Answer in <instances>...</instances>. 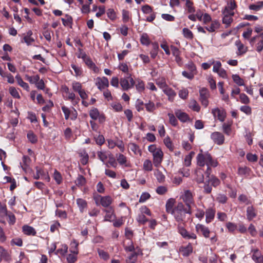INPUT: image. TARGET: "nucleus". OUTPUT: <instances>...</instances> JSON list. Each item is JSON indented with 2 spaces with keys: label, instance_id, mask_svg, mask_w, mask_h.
I'll return each mask as SVG.
<instances>
[{
  "label": "nucleus",
  "instance_id": "58",
  "mask_svg": "<svg viewBox=\"0 0 263 263\" xmlns=\"http://www.w3.org/2000/svg\"><path fill=\"white\" fill-rule=\"evenodd\" d=\"M108 17L112 21L116 20L117 16L115 10L112 8L107 9L106 12Z\"/></svg>",
  "mask_w": 263,
  "mask_h": 263
},
{
  "label": "nucleus",
  "instance_id": "47",
  "mask_svg": "<svg viewBox=\"0 0 263 263\" xmlns=\"http://www.w3.org/2000/svg\"><path fill=\"white\" fill-rule=\"evenodd\" d=\"M138 253L133 252L126 259V263H135L137 260Z\"/></svg>",
  "mask_w": 263,
  "mask_h": 263
},
{
  "label": "nucleus",
  "instance_id": "9",
  "mask_svg": "<svg viewBox=\"0 0 263 263\" xmlns=\"http://www.w3.org/2000/svg\"><path fill=\"white\" fill-rule=\"evenodd\" d=\"M211 138L214 143L219 145L222 144L224 141V137L220 132H215L213 133L211 135Z\"/></svg>",
  "mask_w": 263,
  "mask_h": 263
},
{
  "label": "nucleus",
  "instance_id": "46",
  "mask_svg": "<svg viewBox=\"0 0 263 263\" xmlns=\"http://www.w3.org/2000/svg\"><path fill=\"white\" fill-rule=\"evenodd\" d=\"M117 160L120 165H124L125 166H128L126 164L127 158L124 155L120 154L117 157Z\"/></svg>",
  "mask_w": 263,
  "mask_h": 263
},
{
  "label": "nucleus",
  "instance_id": "52",
  "mask_svg": "<svg viewBox=\"0 0 263 263\" xmlns=\"http://www.w3.org/2000/svg\"><path fill=\"white\" fill-rule=\"evenodd\" d=\"M227 196L223 194H219L217 195L216 200L217 202L221 204H224L228 200Z\"/></svg>",
  "mask_w": 263,
  "mask_h": 263
},
{
  "label": "nucleus",
  "instance_id": "33",
  "mask_svg": "<svg viewBox=\"0 0 263 263\" xmlns=\"http://www.w3.org/2000/svg\"><path fill=\"white\" fill-rule=\"evenodd\" d=\"M263 7V2L259 1L256 2L255 4H251L249 6V9L258 11L260 10Z\"/></svg>",
  "mask_w": 263,
  "mask_h": 263
},
{
  "label": "nucleus",
  "instance_id": "51",
  "mask_svg": "<svg viewBox=\"0 0 263 263\" xmlns=\"http://www.w3.org/2000/svg\"><path fill=\"white\" fill-rule=\"evenodd\" d=\"M153 50L151 51L150 54L153 59H155L157 55V51L159 49V45L157 43L154 42L152 43Z\"/></svg>",
  "mask_w": 263,
  "mask_h": 263
},
{
  "label": "nucleus",
  "instance_id": "2",
  "mask_svg": "<svg viewBox=\"0 0 263 263\" xmlns=\"http://www.w3.org/2000/svg\"><path fill=\"white\" fill-rule=\"evenodd\" d=\"M196 159L197 165L201 167L206 165L215 167L218 164L216 159H214L208 152L203 153L202 149L200 150V153L197 155Z\"/></svg>",
  "mask_w": 263,
  "mask_h": 263
},
{
  "label": "nucleus",
  "instance_id": "31",
  "mask_svg": "<svg viewBox=\"0 0 263 263\" xmlns=\"http://www.w3.org/2000/svg\"><path fill=\"white\" fill-rule=\"evenodd\" d=\"M32 35V32L31 30H29L23 38L24 42L26 43L27 45H31V43L34 41V39L31 37Z\"/></svg>",
  "mask_w": 263,
  "mask_h": 263
},
{
  "label": "nucleus",
  "instance_id": "25",
  "mask_svg": "<svg viewBox=\"0 0 263 263\" xmlns=\"http://www.w3.org/2000/svg\"><path fill=\"white\" fill-rule=\"evenodd\" d=\"M163 91L166 95L168 96V100L170 101H173L175 97L176 96V93L173 89L167 86L166 88L163 90Z\"/></svg>",
  "mask_w": 263,
  "mask_h": 263
},
{
  "label": "nucleus",
  "instance_id": "38",
  "mask_svg": "<svg viewBox=\"0 0 263 263\" xmlns=\"http://www.w3.org/2000/svg\"><path fill=\"white\" fill-rule=\"evenodd\" d=\"M154 175L156 177V179L159 182L162 183L165 181V176L159 170H156L155 171Z\"/></svg>",
  "mask_w": 263,
  "mask_h": 263
},
{
  "label": "nucleus",
  "instance_id": "8",
  "mask_svg": "<svg viewBox=\"0 0 263 263\" xmlns=\"http://www.w3.org/2000/svg\"><path fill=\"white\" fill-rule=\"evenodd\" d=\"M61 109L64 114L65 118L66 120H68L69 119L70 115H71L70 119L72 120H74L77 118V111L74 109H73V111H71L69 108L65 106H62Z\"/></svg>",
  "mask_w": 263,
  "mask_h": 263
},
{
  "label": "nucleus",
  "instance_id": "18",
  "mask_svg": "<svg viewBox=\"0 0 263 263\" xmlns=\"http://www.w3.org/2000/svg\"><path fill=\"white\" fill-rule=\"evenodd\" d=\"M223 15L222 18V23L226 25V27H228L233 21L232 16H234V13H222Z\"/></svg>",
  "mask_w": 263,
  "mask_h": 263
},
{
  "label": "nucleus",
  "instance_id": "21",
  "mask_svg": "<svg viewBox=\"0 0 263 263\" xmlns=\"http://www.w3.org/2000/svg\"><path fill=\"white\" fill-rule=\"evenodd\" d=\"M22 231L26 235L35 236L36 234L35 230L31 226L24 225L22 227Z\"/></svg>",
  "mask_w": 263,
  "mask_h": 263
},
{
  "label": "nucleus",
  "instance_id": "27",
  "mask_svg": "<svg viewBox=\"0 0 263 263\" xmlns=\"http://www.w3.org/2000/svg\"><path fill=\"white\" fill-rule=\"evenodd\" d=\"M251 172V170L250 168L244 166V167H239L238 169L237 173L239 175L241 176L247 177L250 176Z\"/></svg>",
  "mask_w": 263,
  "mask_h": 263
},
{
  "label": "nucleus",
  "instance_id": "61",
  "mask_svg": "<svg viewBox=\"0 0 263 263\" xmlns=\"http://www.w3.org/2000/svg\"><path fill=\"white\" fill-rule=\"evenodd\" d=\"M97 156L98 158L102 161L103 163L108 158V155L105 152L99 151L97 153Z\"/></svg>",
  "mask_w": 263,
  "mask_h": 263
},
{
  "label": "nucleus",
  "instance_id": "12",
  "mask_svg": "<svg viewBox=\"0 0 263 263\" xmlns=\"http://www.w3.org/2000/svg\"><path fill=\"white\" fill-rule=\"evenodd\" d=\"M212 113L215 118L217 117L221 122L224 121L226 118V112L223 110H220L218 108H214L212 110Z\"/></svg>",
  "mask_w": 263,
  "mask_h": 263
},
{
  "label": "nucleus",
  "instance_id": "30",
  "mask_svg": "<svg viewBox=\"0 0 263 263\" xmlns=\"http://www.w3.org/2000/svg\"><path fill=\"white\" fill-rule=\"evenodd\" d=\"M226 228L229 233L234 234L238 227L236 224L232 222H228L226 224Z\"/></svg>",
  "mask_w": 263,
  "mask_h": 263
},
{
  "label": "nucleus",
  "instance_id": "44",
  "mask_svg": "<svg viewBox=\"0 0 263 263\" xmlns=\"http://www.w3.org/2000/svg\"><path fill=\"white\" fill-rule=\"evenodd\" d=\"M75 183L78 186H82L85 184L86 179L83 176L79 175L75 181Z\"/></svg>",
  "mask_w": 263,
  "mask_h": 263
},
{
  "label": "nucleus",
  "instance_id": "14",
  "mask_svg": "<svg viewBox=\"0 0 263 263\" xmlns=\"http://www.w3.org/2000/svg\"><path fill=\"white\" fill-rule=\"evenodd\" d=\"M246 216L249 221H251L257 216V210L252 206H249L247 208Z\"/></svg>",
  "mask_w": 263,
  "mask_h": 263
},
{
  "label": "nucleus",
  "instance_id": "23",
  "mask_svg": "<svg viewBox=\"0 0 263 263\" xmlns=\"http://www.w3.org/2000/svg\"><path fill=\"white\" fill-rule=\"evenodd\" d=\"M104 212H106V215L104 217L105 221H111L114 219L115 215L114 213V211L112 207H109V209L105 210Z\"/></svg>",
  "mask_w": 263,
  "mask_h": 263
},
{
  "label": "nucleus",
  "instance_id": "64",
  "mask_svg": "<svg viewBox=\"0 0 263 263\" xmlns=\"http://www.w3.org/2000/svg\"><path fill=\"white\" fill-rule=\"evenodd\" d=\"M77 254H69L67 256V261L68 263H74L77 260Z\"/></svg>",
  "mask_w": 263,
  "mask_h": 263
},
{
  "label": "nucleus",
  "instance_id": "41",
  "mask_svg": "<svg viewBox=\"0 0 263 263\" xmlns=\"http://www.w3.org/2000/svg\"><path fill=\"white\" fill-rule=\"evenodd\" d=\"M143 168L145 171L150 172L153 170V164L151 160H145L143 164Z\"/></svg>",
  "mask_w": 263,
  "mask_h": 263
},
{
  "label": "nucleus",
  "instance_id": "1",
  "mask_svg": "<svg viewBox=\"0 0 263 263\" xmlns=\"http://www.w3.org/2000/svg\"><path fill=\"white\" fill-rule=\"evenodd\" d=\"M192 214L191 209L185 208L182 202H179L175 207V211L172 214L178 224H184L186 222V215Z\"/></svg>",
  "mask_w": 263,
  "mask_h": 263
},
{
  "label": "nucleus",
  "instance_id": "59",
  "mask_svg": "<svg viewBox=\"0 0 263 263\" xmlns=\"http://www.w3.org/2000/svg\"><path fill=\"white\" fill-rule=\"evenodd\" d=\"M167 116L169 118V122L173 126H176L178 124V121L175 116L171 113H168Z\"/></svg>",
  "mask_w": 263,
  "mask_h": 263
},
{
  "label": "nucleus",
  "instance_id": "6",
  "mask_svg": "<svg viewBox=\"0 0 263 263\" xmlns=\"http://www.w3.org/2000/svg\"><path fill=\"white\" fill-rule=\"evenodd\" d=\"M182 199L187 208L191 209L192 205L194 204L192 193L189 190L185 191Z\"/></svg>",
  "mask_w": 263,
  "mask_h": 263
},
{
  "label": "nucleus",
  "instance_id": "5",
  "mask_svg": "<svg viewBox=\"0 0 263 263\" xmlns=\"http://www.w3.org/2000/svg\"><path fill=\"white\" fill-rule=\"evenodd\" d=\"M200 101L203 106L206 107L209 104L208 98L210 94L208 90L206 88H202L199 90Z\"/></svg>",
  "mask_w": 263,
  "mask_h": 263
},
{
  "label": "nucleus",
  "instance_id": "11",
  "mask_svg": "<svg viewBox=\"0 0 263 263\" xmlns=\"http://www.w3.org/2000/svg\"><path fill=\"white\" fill-rule=\"evenodd\" d=\"M196 230L198 233H200L205 238L210 237V231L209 229L201 224H197L195 227Z\"/></svg>",
  "mask_w": 263,
  "mask_h": 263
},
{
  "label": "nucleus",
  "instance_id": "43",
  "mask_svg": "<svg viewBox=\"0 0 263 263\" xmlns=\"http://www.w3.org/2000/svg\"><path fill=\"white\" fill-rule=\"evenodd\" d=\"M53 178L58 184H60L62 182V176L61 173L56 170H54Z\"/></svg>",
  "mask_w": 263,
  "mask_h": 263
},
{
  "label": "nucleus",
  "instance_id": "16",
  "mask_svg": "<svg viewBox=\"0 0 263 263\" xmlns=\"http://www.w3.org/2000/svg\"><path fill=\"white\" fill-rule=\"evenodd\" d=\"M237 5L235 0H230L228 3L227 6L224 7V9L222 11V13H234L233 10L236 9Z\"/></svg>",
  "mask_w": 263,
  "mask_h": 263
},
{
  "label": "nucleus",
  "instance_id": "56",
  "mask_svg": "<svg viewBox=\"0 0 263 263\" xmlns=\"http://www.w3.org/2000/svg\"><path fill=\"white\" fill-rule=\"evenodd\" d=\"M182 33L184 37L186 39H192L193 38V34L192 32L187 28L183 29Z\"/></svg>",
  "mask_w": 263,
  "mask_h": 263
},
{
  "label": "nucleus",
  "instance_id": "49",
  "mask_svg": "<svg viewBox=\"0 0 263 263\" xmlns=\"http://www.w3.org/2000/svg\"><path fill=\"white\" fill-rule=\"evenodd\" d=\"M80 156L81 157V162L83 165H86L88 161L89 156L86 152H83L80 153Z\"/></svg>",
  "mask_w": 263,
  "mask_h": 263
},
{
  "label": "nucleus",
  "instance_id": "40",
  "mask_svg": "<svg viewBox=\"0 0 263 263\" xmlns=\"http://www.w3.org/2000/svg\"><path fill=\"white\" fill-rule=\"evenodd\" d=\"M77 203L81 213L83 212L84 209L87 206V202L85 200L79 198L77 200Z\"/></svg>",
  "mask_w": 263,
  "mask_h": 263
},
{
  "label": "nucleus",
  "instance_id": "15",
  "mask_svg": "<svg viewBox=\"0 0 263 263\" xmlns=\"http://www.w3.org/2000/svg\"><path fill=\"white\" fill-rule=\"evenodd\" d=\"M175 115L182 122H185L190 120L189 115L185 112L182 111L180 109H176L175 110Z\"/></svg>",
  "mask_w": 263,
  "mask_h": 263
},
{
  "label": "nucleus",
  "instance_id": "29",
  "mask_svg": "<svg viewBox=\"0 0 263 263\" xmlns=\"http://www.w3.org/2000/svg\"><path fill=\"white\" fill-rule=\"evenodd\" d=\"M120 84L122 89L124 91L128 90L131 88V86H129L128 80L126 78H121L120 80Z\"/></svg>",
  "mask_w": 263,
  "mask_h": 263
},
{
  "label": "nucleus",
  "instance_id": "32",
  "mask_svg": "<svg viewBox=\"0 0 263 263\" xmlns=\"http://www.w3.org/2000/svg\"><path fill=\"white\" fill-rule=\"evenodd\" d=\"M156 84L163 90L168 86L166 83L165 79L164 77H160L156 80Z\"/></svg>",
  "mask_w": 263,
  "mask_h": 263
},
{
  "label": "nucleus",
  "instance_id": "20",
  "mask_svg": "<svg viewBox=\"0 0 263 263\" xmlns=\"http://www.w3.org/2000/svg\"><path fill=\"white\" fill-rule=\"evenodd\" d=\"M235 45L237 47V55H242L245 54L248 50V48L245 46L240 40H237L235 43Z\"/></svg>",
  "mask_w": 263,
  "mask_h": 263
},
{
  "label": "nucleus",
  "instance_id": "13",
  "mask_svg": "<svg viewBox=\"0 0 263 263\" xmlns=\"http://www.w3.org/2000/svg\"><path fill=\"white\" fill-rule=\"evenodd\" d=\"M216 211L214 209L209 208L207 209L205 212V221L207 223L212 222L215 217Z\"/></svg>",
  "mask_w": 263,
  "mask_h": 263
},
{
  "label": "nucleus",
  "instance_id": "55",
  "mask_svg": "<svg viewBox=\"0 0 263 263\" xmlns=\"http://www.w3.org/2000/svg\"><path fill=\"white\" fill-rule=\"evenodd\" d=\"M89 116L93 120H97L99 117V112L97 108H94L89 111Z\"/></svg>",
  "mask_w": 263,
  "mask_h": 263
},
{
  "label": "nucleus",
  "instance_id": "48",
  "mask_svg": "<svg viewBox=\"0 0 263 263\" xmlns=\"http://www.w3.org/2000/svg\"><path fill=\"white\" fill-rule=\"evenodd\" d=\"M189 107L194 111L198 112L200 111V107L195 100H192L189 105Z\"/></svg>",
  "mask_w": 263,
  "mask_h": 263
},
{
  "label": "nucleus",
  "instance_id": "60",
  "mask_svg": "<svg viewBox=\"0 0 263 263\" xmlns=\"http://www.w3.org/2000/svg\"><path fill=\"white\" fill-rule=\"evenodd\" d=\"M98 253L100 258L105 260H107L109 258L108 253L103 250L98 249Z\"/></svg>",
  "mask_w": 263,
  "mask_h": 263
},
{
  "label": "nucleus",
  "instance_id": "10",
  "mask_svg": "<svg viewBox=\"0 0 263 263\" xmlns=\"http://www.w3.org/2000/svg\"><path fill=\"white\" fill-rule=\"evenodd\" d=\"M96 85L98 88L102 90L109 86V81L106 77H103L102 78L98 77L97 78Z\"/></svg>",
  "mask_w": 263,
  "mask_h": 263
},
{
  "label": "nucleus",
  "instance_id": "62",
  "mask_svg": "<svg viewBox=\"0 0 263 263\" xmlns=\"http://www.w3.org/2000/svg\"><path fill=\"white\" fill-rule=\"evenodd\" d=\"M165 145L171 151H173L174 146L172 142L169 137H167L164 139Z\"/></svg>",
  "mask_w": 263,
  "mask_h": 263
},
{
  "label": "nucleus",
  "instance_id": "28",
  "mask_svg": "<svg viewBox=\"0 0 263 263\" xmlns=\"http://www.w3.org/2000/svg\"><path fill=\"white\" fill-rule=\"evenodd\" d=\"M15 78L17 81L18 85H19L21 87L23 88L25 90H27V91H29V85L23 80V79L21 78V76L19 74H17L15 76Z\"/></svg>",
  "mask_w": 263,
  "mask_h": 263
},
{
  "label": "nucleus",
  "instance_id": "3",
  "mask_svg": "<svg viewBox=\"0 0 263 263\" xmlns=\"http://www.w3.org/2000/svg\"><path fill=\"white\" fill-rule=\"evenodd\" d=\"M95 200L97 205H101L104 208L109 207L112 202V199L109 196H101L99 195L95 198Z\"/></svg>",
  "mask_w": 263,
  "mask_h": 263
},
{
  "label": "nucleus",
  "instance_id": "4",
  "mask_svg": "<svg viewBox=\"0 0 263 263\" xmlns=\"http://www.w3.org/2000/svg\"><path fill=\"white\" fill-rule=\"evenodd\" d=\"M177 229L178 233L184 239L189 240L197 238V236L194 233L187 231L183 226L178 224Z\"/></svg>",
  "mask_w": 263,
  "mask_h": 263
},
{
  "label": "nucleus",
  "instance_id": "34",
  "mask_svg": "<svg viewBox=\"0 0 263 263\" xmlns=\"http://www.w3.org/2000/svg\"><path fill=\"white\" fill-rule=\"evenodd\" d=\"M129 147L130 149L137 155H141V151L139 147L134 143H131L129 144Z\"/></svg>",
  "mask_w": 263,
  "mask_h": 263
},
{
  "label": "nucleus",
  "instance_id": "63",
  "mask_svg": "<svg viewBox=\"0 0 263 263\" xmlns=\"http://www.w3.org/2000/svg\"><path fill=\"white\" fill-rule=\"evenodd\" d=\"M72 87L73 90L77 92H79L82 89V84L78 82L74 81L72 83Z\"/></svg>",
  "mask_w": 263,
  "mask_h": 263
},
{
  "label": "nucleus",
  "instance_id": "19",
  "mask_svg": "<svg viewBox=\"0 0 263 263\" xmlns=\"http://www.w3.org/2000/svg\"><path fill=\"white\" fill-rule=\"evenodd\" d=\"M0 256L3 258V260L7 262H9L11 260L10 252L3 246H0Z\"/></svg>",
  "mask_w": 263,
  "mask_h": 263
},
{
  "label": "nucleus",
  "instance_id": "57",
  "mask_svg": "<svg viewBox=\"0 0 263 263\" xmlns=\"http://www.w3.org/2000/svg\"><path fill=\"white\" fill-rule=\"evenodd\" d=\"M39 76L36 74L33 76H29L28 75H26L25 78L26 80L29 82L31 84H35V83L39 80Z\"/></svg>",
  "mask_w": 263,
  "mask_h": 263
},
{
  "label": "nucleus",
  "instance_id": "53",
  "mask_svg": "<svg viewBox=\"0 0 263 263\" xmlns=\"http://www.w3.org/2000/svg\"><path fill=\"white\" fill-rule=\"evenodd\" d=\"M140 41L142 44L148 45L150 44V40L148 35L146 33H143L141 36Z\"/></svg>",
  "mask_w": 263,
  "mask_h": 263
},
{
  "label": "nucleus",
  "instance_id": "54",
  "mask_svg": "<svg viewBox=\"0 0 263 263\" xmlns=\"http://www.w3.org/2000/svg\"><path fill=\"white\" fill-rule=\"evenodd\" d=\"M232 79L233 81L237 84L239 86H243L244 85V81L242 79H241L238 75L237 74H233L232 76Z\"/></svg>",
  "mask_w": 263,
  "mask_h": 263
},
{
  "label": "nucleus",
  "instance_id": "24",
  "mask_svg": "<svg viewBox=\"0 0 263 263\" xmlns=\"http://www.w3.org/2000/svg\"><path fill=\"white\" fill-rule=\"evenodd\" d=\"M220 24L217 20L213 21L210 26H207L205 29L210 32H214L219 28Z\"/></svg>",
  "mask_w": 263,
  "mask_h": 263
},
{
  "label": "nucleus",
  "instance_id": "37",
  "mask_svg": "<svg viewBox=\"0 0 263 263\" xmlns=\"http://www.w3.org/2000/svg\"><path fill=\"white\" fill-rule=\"evenodd\" d=\"M182 255L184 256H188L193 251L192 247L191 245H189L185 247L182 248L180 250Z\"/></svg>",
  "mask_w": 263,
  "mask_h": 263
},
{
  "label": "nucleus",
  "instance_id": "26",
  "mask_svg": "<svg viewBox=\"0 0 263 263\" xmlns=\"http://www.w3.org/2000/svg\"><path fill=\"white\" fill-rule=\"evenodd\" d=\"M68 252V246L65 244H63L61 245L60 248H59L55 252V254L58 255L59 256H61L64 257L65 256L66 253Z\"/></svg>",
  "mask_w": 263,
  "mask_h": 263
},
{
  "label": "nucleus",
  "instance_id": "17",
  "mask_svg": "<svg viewBox=\"0 0 263 263\" xmlns=\"http://www.w3.org/2000/svg\"><path fill=\"white\" fill-rule=\"evenodd\" d=\"M251 252L253 253L252 258L255 262H263V255H261L260 252L258 249H252Z\"/></svg>",
  "mask_w": 263,
  "mask_h": 263
},
{
  "label": "nucleus",
  "instance_id": "35",
  "mask_svg": "<svg viewBox=\"0 0 263 263\" xmlns=\"http://www.w3.org/2000/svg\"><path fill=\"white\" fill-rule=\"evenodd\" d=\"M136 82V83L135 86L137 91L139 92L143 91L145 89V84L144 82L139 79H137Z\"/></svg>",
  "mask_w": 263,
  "mask_h": 263
},
{
  "label": "nucleus",
  "instance_id": "50",
  "mask_svg": "<svg viewBox=\"0 0 263 263\" xmlns=\"http://www.w3.org/2000/svg\"><path fill=\"white\" fill-rule=\"evenodd\" d=\"M145 107L146 110L149 112H153L156 109V105L155 103L152 101H149L148 103H145Z\"/></svg>",
  "mask_w": 263,
  "mask_h": 263
},
{
  "label": "nucleus",
  "instance_id": "22",
  "mask_svg": "<svg viewBox=\"0 0 263 263\" xmlns=\"http://www.w3.org/2000/svg\"><path fill=\"white\" fill-rule=\"evenodd\" d=\"M175 200L173 198H170L166 201L165 204L166 211L167 213L173 214L175 211V208H173Z\"/></svg>",
  "mask_w": 263,
  "mask_h": 263
},
{
  "label": "nucleus",
  "instance_id": "45",
  "mask_svg": "<svg viewBox=\"0 0 263 263\" xmlns=\"http://www.w3.org/2000/svg\"><path fill=\"white\" fill-rule=\"evenodd\" d=\"M194 154V152H191L189 154L185 156L184 161L185 166H189L191 164L192 159Z\"/></svg>",
  "mask_w": 263,
  "mask_h": 263
},
{
  "label": "nucleus",
  "instance_id": "36",
  "mask_svg": "<svg viewBox=\"0 0 263 263\" xmlns=\"http://www.w3.org/2000/svg\"><path fill=\"white\" fill-rule=\"evenodd\" d=\"M78 246L79 243L76 240L73 239L70 243V252L73 254H78L79 253L78 250Z\"/></svg>",
  "mask_w": 263,
  "mask_h": 263
},
{
  "label": "nucleus",
  "instance_id": "7",
  "mask_svg": "<svg viewBox=\"0 0 263 263\" xmlns=\"http://www.w3.org/2000/svg\"><path fill=\"white\" fill-rule=\"evenodd\" d=\"M153 163L155 166L159 167L162 161L163 153L162 150L159 149L155 153L153 154Z\"/></svg>",
  "mask_w": 263,
  "mask_h": 263
},
{
  "label": "nucleus",
  "instance_id": "39",
  "mask_svg": "<svg viewBox=\"0 0 263 263\" xmlns=\"http://www.w3.org/2000/svg\"><path fill=\"white\" fill-rule=\"evenodd\" d=\"M208 182H210L214 187L218 186L220 183V180L214 176H211L210 178L207 179Z\"/></svg>",
  "mask_w": 263,
  "mask_h": 263
},
{
  "label": "nucleus",
  "instance_id": "42",
  "mask_svg": "<svg viewBox=\"0 0 263 263\" xmlns=\"http://www.w3.org/2000/svg\"><path fill=\"white\" fill-rule=\"evenodd\" d=\"M61 20L64 26H69L72 24V18L68 14H66L65 18H62Z\"/></svg>",
  "mask_w": 263,
  "mask_h": 263
}]
</instances>
